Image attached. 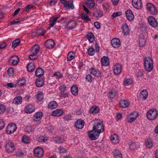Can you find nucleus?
<instances>
[{
	"mask_svg": "<svg viewBox=\"0 0 158 158\" xmlns=\"http://www.w3.org/2000/svg\"><path fill=\"white\" fill-rule=\"evenodd\" d=\"M93 129L94 130L102 133L104 131V126L102 123V122L99 119H96L93 120Z\"/></svg>",
	"mask_w": 158,
	"mask_h": 158,
	"instance_id": "f257e3e1",
	"label": "nucleus"
},
{
	"mask_svg": "<svg viewBox=\"0 0 158 158\" xmlns=\"http://www.w3.org/2000/svg\"><path fill=\"white\" fill-rule=\"evenodd\" d=\"M144 65L145 69L147 71L150 72L153 69L152 60L149 57H146L144 60Z\"/></svg>",
	"mask_w": 158,
	"mask_h": 158,
	"instance_id": "f03ea898",
	"label": "nucleus"
},
{
	"mask_svg": "<svg viewBox=\"0 0 158 158\" xmlns=\"http://www.w3.org/2000/svg\"><path fill=\"white\" fill-rule=\"evenodd\" d=\"M87 133L89 138L91 140H96L98 139L101 133L93 129L92 130L89 131Z\"/></svg>",
	"mask_w": 158,
	"mask_h": 158,
	"instance_id": "7ed1b4c3",
	"label": "nucleus"
},
{
	"mask_svg": "<svg viewBox=\"0 0 158 158\" xmlns=\"http://www.w3.org/2000/svg\"><path fill=\"white\" fill-rule=\"evenodd\" d=\"M5 149L8 153H11L15 149V145L10 140L6 142Z\"/></svg>",
	"mask_w": 158,
	"mask_h": 158,
	"instance_id": "20e7f679",
	"label": "nucleus"
},
{
	"mask_svg": "<svg viewBox=\"0 0 158 158\" xmlns=\"http://www.w3.org/2000/svg\"><path fill=\"white\" fill-rule=\"evenodd\" d=\"M158 112L157 110L152 109L150 110L147 112V116L148 119L153 120L156 118Z\"/></svg>",
	"mask_w": 158,
	"mask_h": 158,
	"instance_id": "39448f33",
	"label": "nucleus"
},
{
	"mask_svg": "<svg viewBox=\"0 0 158 158\" xmlns=\"http://www.w3.org/2000/svg\"><path fill=\"white\" fill-rule=\"evenodd\" d=\"M16 125L14 123H11L7 126L6 132L9 134H11L13 133L16 130Z\"/></svg>",
	"mask_w": 158,
	"mask_h": 158,
	"instance_id": "423d86ee",
	"label": "nucleus"
},
{
	"mask_svg": "<svg viewBox=\"0 0 158 158\" xmlns=\"http://www.w3.org/2000/svg\"><path fill=\"white\" fill-rule=\"evenodd\" d=\"M34 155L38 157H41L43 156V150L41 147H37L34 150Z\"/></svg>",
	"mask_w": 158,
	"mask_h": 158,
	"instance_id": "0eeeda50",
	"label": "nucleus"
},
{
	"mask_svg": "<svg viewBox=\"0 0 158 158\" xmlns=\"http://www.w3.org/2000/svg\"><path fill=\"white\" fill-rule=\"evenodd\" d=\"M148 20L149 24L152 27L156 28L158 26V23L153 17L149 16L148 18Z\"/></svg>",
	"mask_w": 158,
	"mask_h": 158,
	"instance_id": "6e6552de",
	"label": "nucleus"
},
{
	"mask_svg": "<svg viewBox=\"0 0 158 158\" xmlns=\"http://www.w3.org/2000/svg\"><path fill=\"white\" fill-rule=\"evenodd\" d=\"M137 117V114L135 112L132 113L128 115L126 119L127 122L131 123L135 121Z\"/></svg>",
	"mask_w": 158,
	"mask_h": 158,
	"instance_id": "1a4fd4ad",
	"label": "nucleus"
},
{
	"mask_svg": "<svg viewBox=\"0 0 158 158\" xmlns=\"http://www.w3.org/2000/svg\"><path fill=\"white\" fill-rule=\"evenodd\" d=\"M147 9L152 15H155L157 13V10L154 6L151 3H148L147 4Z\"/></svg>",
	"mask_w": 158,
	"mask_h": 158,
	"instance_id": "9d476101",
	"label": "nucleus"
},
{
	"mask_svg": "<svg viewBox=\"0 0 158 158\" xmlns=\"http://www.w3.org/2000/svg\"><path fill=\"white\" fill-rule=\"evenodd\" d=\"M122 66L120 64H115L113 67L114 73L116 75L120 74L122 71Z\"/></svg>",
	"mask_w": 158,
	"mask_h": 158,
	"instance_id": "9b49d317",
	"label": "nucleus"
},
{
	"mask_svg": "<svg viewBox=\"0 0 158 158\" xmlns=\"http://www.w3.org/2000/svg\"><path fill=\"white\" fill-rule=\"evenodd\" d=\"M132 3L133 6L137 9H140L142 5L141 0H132Z\"/></svg>",
	"mask_w": 158,
	"mask_h": 158,
	"instance_id": "f8f14e48",
	"label": "nucleus"
},
{
	"mask_svg": "<svg viewBox=\"0 0 158 158\" xmlns=\"http://www.w3.org/2000/svg\"><path fill=\"white\" fill-rule=\"evenodd\" d=\"M77 23L73 20L67 23L66 27L69 29L72 30L74 29L77 26Z\"/></svg>",
	"mask_w": 158,
	"mask_h": 158,
	"instance_id": "ddd939ff",
	"label": "nucleus"
},
{
	"mask_svg": "<svg viewBox=\"0 0 158 158\" xmlns=\"http://www.w3.org/2000/svg\"><path fill=\"white\" fill-rule=\"evenodd\" d=\"M55 44L54 41L52 39L47 40L45 43V45L47 48L51 49L53 48Z\"/></svg>",
	"mask_w": 158,
	"mask_h": 158,
	"instance_id": "4468645a",
	"label": "nucleus"
},
{
	"mask_svg": "<svg viewBox=\"0 0 158 158\" xmlns=\"http://www.w3.org/2000/svg\"><path fill=\"white\" fill-rule=\"evenodd\" d=\"M111 44L114 48L118 47L120 44V40L118 38H114L111 41Z\"/></svg>",
	"mask_w": 158,
	"mask_h": 158,
	"instance_id": "2eb2a0df",
	"label": "nucleus"
},
{
	"mask_svg": "<svg viewBox=\"0 0 158 158\" xmlns=\"http://www.w3.org/2000/svg\"><path fill=\"white\" fill-rule=\"evenodd\" d=\"M43 115L42 112L40 111L35 113L33 116V120L35 122H39L41 118Z\"/></svg>",
	"mask_w": 158,
	"mask_h": 158,
	"instance_id": "dca6fc26",
	"label": "nucleus"
},
{
	"mask_svg": "<svg viewBox=\"0 0 158 158\" xmlns=\"http://www.w3.org/2000/svg\"><path fill=\"white\" fill-rule=\"evenodd\" d=\"M126 15L127 19L130 21H132L134 18V15L131 10H127L126 12Z\"/></svg>",
	"mask_w": 158,
	"mask_h": 158,
	"instance_id": "f3484780",
	"label": "nucleus"
},
{
	"mask_svg": "<svg viewBox=\"0 0 158 158\" xmlns=\"http://www.w3.org/2000/svg\"><path fill=\"white\" fill-rule=\"evenodd\" d=\"M89 71L95 77H99L101 76V73L98 70L91 68L89 69Z\"/></svg>",
	"mask_w": 158,
	"mask_h": 158,
	"instance_id": "a211bd4d",
	"label": "nucleus"
},
{
	"mask_svg": "<svg viewBox=\"0 0 158 158\" xmlns=\"http://www.w3.org/2000/svg\"><path fill=\"white\" fill-rule=\"evenodd\" d=\"M75 124L77 128L79 129H81L83 127L84 123L82 120L79 119L75 122Z\"/></svg>",
	"mask_w": 158,
	"mask_h": 158,
	"instance_id": "6ab92c4d",
	"label": "nucleus"
},
{
	"mask_svg": "<svg viewBox=\"0 0 158 158\" xmlns=\"http://www.w3.org/2000/svg\"><path fill=\"white\" fill-rule=\"evenodd\" d=\"M93 15L96 17H99L103 15V13L100 10L95 8H94Z\"/></svg>",
	"mask_w": 158,
	"mask_h": 158,
	"instance_id": "aec40b11",
	"label": "nucleus"
},
{
	"mask_svg": "<svg viewBox=\"0 0 158 158\" xmlns=\"http://www.w3.org/2000/svg\"><path fill=\"white\" fill-rule=\"evenodd\" d=\"M148 92L146 89L142 90L140 93L139 97L141 99L145 100L148 97Z\"/></svg>",
	"mask_w": 158,
	"mask_h": 158,
	"instance_id": "412c9836",
	"label": "nucleus"
},
{
	"mask_svg": "<svg viewBox=\"0 0 158 158\" xmlns=\"http://www.w3.org/2000/svg\"><path fill=\"white\" fill-rule=\"evenodd\" d=\"M129 105L128 101L127 100H120L119 102L120 106L122 108L127 107Z\"/></svg>",
	"mask_w": 158,
	"mask_h": 158,
	"instance_id": "4be33fe9",
	"label": "nucleus"
},
{
	"mask_svg": "<svg viewBox=\"0 0 158 158\" xmlns=\"http://www.w3.org/2000/svg\"><path fill=\"white\" fill-rule=\"evenodd\" d=\"M123 29V33L124 35H127L129 33V30L128 28V26L127 24H124L122 26Z\"/></svg>",
	"mask_w": 158,
	"mask_h": 158,
	"instance_id": "5701e85b",
	"label": "nucleus"
},
{
	"mask_svg": "<svg viewBox=\"0 0 158 158\" xmlns=\"http://www.w3.org/2000/svg\"><path fill=\"white\" fill-rule=\"evenodd\" d=\"M34 106L32 105H29L26 106L25 111L27 113H30L35 110Z\"/></svg>",
	"mask_w": 158,
	"mask_h": 158,
	"instance_id": "b1692460",
	"label": "nucleus"
},
{
	"mask_svg": "<svg viewBox=\"0 0 158 158\" xmlns=\"http://www.w3.org/2000/svg\"><path fill=\"white\" fill-rule=\"evenodd\" d=\"M102 64L105 66L109 65V61L108 58L106 56H103L101 59Z\"/></svg>",
	"mask_w": 158,
	"mask_h": 158,
	"instance_id": "393cba45",
	"label": "nucleus"
},
{
	"mask_svg": "<svg viewBox=\"0 0 158 158\" xmlns=\"http://www.w3.org/2000/svg\"><path fill=\"white\" fill-rule=\"evenodd\" d=\"M63 111L61 109H57L53 111L52 113V115L55 116H60L63 114Z\"/></svg>",
	"mask_w": 158,
	"mask_h": 158,
	"instance_id": "a878e982",
	"label": "nucleus"
},
{
	"mask_svg": "<svg viewBox=\"0 0 158 158\" xmlns=\"http://www.w3.org/2000/svg\"><path fill=\"white\" fill-rule=\"evenodd\" d=\"M44 74V71L43 69L39 68H38L35 72V75L38 77H41Z\"/></svg>",
	"mask_w": 158,
	"mask_h": 158,
	"instance_id": "bb28decb",
	"label": "nucleus"
},
{
	"mask_svg": "<svg viewBox=\"0 0 158 158\" xmlns=\"http://www.w3.org/2000/svg\"><path fill=\"white\" fill-rule=\"evenodd\" d=\"M111 141L114 144L118 143L119 142L118 136L116 134L112 135L111 137Z\"/></svg>",
	"mask_w": 158,
	"mask_h": 158,
	"instance_id": "cd10ccee",
	"label": "nucleus"
},
{
	"mask_svg": "<svg viewBox=\"0 0 158 158\" xmlns=\"http://www.w3.org/2000/svg\"><path fill=\"white\" fill-rule=\"evenodd\" d=\"M113 155L115 158H122V155L120 152L117 150H114L113 152Z\"/></svg>",
	"mask_w": 158,
	"mask_h": 158,
	"instance_id": "c85d7f7f",
	"label": "nucleus"
},
{
	"mask_svg": "<svg viewBox=\"0 0 158 158\" xmlns=\"http://www.w3.org/2000/svg\"><path fill=\"white\" fill-rule=\"evenodd\" d=\"M75 57V52L72 51L69 52L67 56V59L69 61H71Z\"/></svg>",
	"mask_w": 158,
	"mask_h": 158,
	"instance_id": "c756f323",
	"label": "nucleus"
},
{
	"mask_svg": "<svg viewBox=\"0 0 158 158\" xmlns=\"http://www.w3.org/2000/svg\"><path fill=\"white\" fill-rule=\"evenodd\" d=\"M87 37L90 42L92 43L94 42L95 39L94 36L92 33H88L87 35Z\"/></svg>",
	"mask_w": 158,
	"mask_h": 158,
	"instance_id": "7c9ffc66",
	"label": "nucleus"
},
{
	"mask_svg": "<svg viewBox=\"0 0 158 158\" xmlns=\"http://www.w3.org/2000/svg\"><path fill=\"white\" fill-rule=\"evenodd\" d=\"M27 68L28 71L29 72H32L35 69V64L33 63H30L28 64Z\"/></svg>",
	"mask_w": 158,
	"mask_h": 158,
	"instance_id": "2f4dec72",
	"label": "nucleus"
},
{
	"mask_svg": "<svg viewBox=\"0 0 158 158\" xmlns=\"http://www.w3.org/2000/svg\"><path fill=\"white\" fill-rule=\"evenodd\" d=\"M22 102V98L19 96L16 97L14 99L13 103L16 104H19L21 103Z\"/></svg>",
	"mask_w": 158,
	"mask_h": 158,
	"instance_id": "473e14b6",
	"label": "nucleus"
},
{
	"mask_svg": "<svg viewBox=\"0 0 158 158\" xmlns=\"http://www.w3.org/2000/svg\"><path fill=\"white\" fill-rule=\"evenodd\" d=\"M40 49V47L36 45L33 46L31 49V52L33 54H36L39 52Z\"/></svg>",
	"mask_w": 158,
	"mask_h": 158,
	"instance_id": "72a5a7b5",
	"label": "nucleus"
},
{
	"mask_svg": "<svg viewBox=\"0 0 158 158\" xmlns=\"http://www.w3.org/2000/svg\"><path fill=\"white\" fill-rule=\"evenodd\" d=\"M35 84L37 87H41L44 85V81L43 80L41 79H39L35 81Z\"/></svg>",
	"mask_w": 158,
	"mask_h": 158,
	"instance_id": "f704fd0d",
	"label": "nucleus"
},
{
	"mask_svg": "<svg viewBox=\"0 0 158 158\" xmlns=\"http://www.w3.org/2000/svg\"><path fill=\"white\" fill-rule=\"evenodd\" d=\"M132 83V80L130 78H125L123 80V85L125 86L131 85Z\"/></svg>",
	"mask_w": 158,
	"mask_h": 158,
	"instance_id": "c9c22d12",
	"label": "nucleus"
},
{
	"mask_svg": "<svg viewBox=\"0 0 158 158\" xmlns=\"http://www.w3.org/2000/svg\"><path fill=\"white\" fill-rule=\"evenodd\" d=\"M10 60L11 61L12 64L13 65L17 64L19 61L18 58L16 56L12 57Z\"/></svg>",
	"mask_w": 158,
	"mask_h": 158,
	"instance_id": "e433bc0d",
	"label": "nucleus"
},
{
	"mask_svg": "<svg viewBox=\"0 0 158 158\" xmlns=\"http://www.w3.org/2000/svg\"><path fill=\"white\" fill-rule=\"evenodd\" d=\"M57 104L55 101H53L50 102L48 105V107L50 109H54L57 107Z\"/></svg>",
	"mask_w": 158,
	"mask_h": 158,
	"instance_id": "4c0bfd02",
	"label": "nucleus"
},
{
	"mask_svg": "<svg viewBox=\"0 0 158 158\" xmlns=\"http://www.w3.org/2000/svg\"><path fill=\"white\" fill-rule=\"evenodd\" d=\"M59 17H57L56 18L52 17L49 20V25L51 27H52L55 23L57 20L58 19Z\"/></svg>",
	"mask_w": 158,
	"mask_h": 158,
	"instance_id": "58836bf2",
	"label": "nucleus"
},
{
	"mask_svg": "<svg viewBox=\"0 0 158 158\" xmlns=\"http://www.w3.org/2000/svg\"><path fill=\"white\" fill-rule=\"evenodd\" d=\"M71 92L72 94L74 95H77L78 93L77 88L75 85H73L71 88Z\"/></svg>",
	"mask_w": 158,
	"mask_h": 158,
	"instance_id": "ea45409f",
	"label": "nucleus"
},
{
	"mask_svg": "<svg viewBox=\"0 0 158 158\" xmlns=\"http://www.w3.org/2000/svg\"><path fill=\"white\" fill-rule=\"evenodd\" d=\"M99 108L96 106H93L90 110V112L93 114H97L99 112Z\"/></svg>",
	"mask_w": 158,
	"mask_h": 158,
	"instance_id": "a19ab883",
	"label": "nucleus"
},
{
	"mask_svg": "<svg viewBox=\"0 0 158 158\" xmlns=\"http://www.w3.org/2000/svg\"><path fill=\"white\" fill-rule=\"evenodd\" d=\"M138 147H139V145L138 143L132 142L129 144V148L130 149L134 150Z\"/></svg>",
	"mask_w": 158,
	"mask_h": 158,
	"instance_id": "79ce46f5",
	"label": "nucleus"
},
{
	"mask_svg": "<svg viewBox=\"0 0 158 158\" xmlns=\"http://www.w3.org/2000/svg\"><path fill=\"white\" fill-rule=\"evenodd\" d=\"M65 8L68 9H74V7L73 3V1L68 2L66 5L65 6Z\"/></svg>",
	"mask_w": 158,
	"mask_h": 158,
	"instance_id": "37998d69",
	"label": "nucleus"
},
{
	"mask_svg": "<svg viewBox=\"0 0 158 158\" xmlns=\"http://www.w3.org/2000/svg\"><path fill=\"white\" fill-rule=\"evenodd\" d=\"M53 139L54 142L58 143H62L64 141L61 138L58 136L53 137Z\"/></svg>",
	"mask_w": 158,
	"mask_h": 158,
	"instance_id": "c03bdc74",
	"label": "nucleus"
},
{
	"mask_svg": "<svg viewBox=\"0 0 158 158\" xmlns=\"http://www.w3.org/2000/svg\"><path fill=\"white\" fill-rule=\"evenodd\" d=\"M117 94V92L113 90L110 92L109 94V97L111 99L114 98L116 96Z\"/></svg>",
	"mask_w": 158,
	"mask_h": 158,
	"instance_id": "a18cd8bd",
	"label": "nucleus"
},
{
	"mask_svg": "<svg viewBox=\"0 0 158 158\" xmlns=\"http://www.w3.org/2000/svg\"><path fill=\"white\" fill-rule=\"evenodd\" d=\"M20 40L19 39H17L14 40L12 43V47L14 48L17 46L20 43Z\"/></svg>",
	"mask_w": 158,
	"mask_h": 158,
	"instance_id": "49530a36",
	"label": "nucleus"
},
{
	"mask_svg": "<svg viewBox=\"0 0 158 158\" xmlns=\"http://www.w3.org/2000/svg\"><path fill=\"white\" fill-rule=\"evenodd\" d=\"M17 84L20 86L25 85L26 84V80L25 78H22L21 79L19 80Z\"/></svg>",
	"mask_w": 158,
	"mask_h": 158,
	"instance_id": "de8ad7c7",
	"label": "nucleus"
},
{
	"mask_svg": "<svg viewBox=\"0 0 158 158\" xmlns=\"http://www.w3.org/2000/svg\"><path fill=\"white\" fill-rule=\"evenodd\" d=\"M145 145L148 148L152 147L153 145L152 140L151 139H148L145 142Z\"/></svg>",
	"mask_w": 158,
	"mask_h": 158,
	"instance_id": "09e8293b",
	"label": "nucleus"
},
{
	"mask_svg": "<svg viewBox=\"0 0 158 158\" xmlns=\"http://www.w3.org/2000/svg\"><path fill=\"white\" fill-rule=\"evenodd\" d=\"M87 51L89 55L90 56L94 55L95 53V50L93 48H89L88 49Z\"/></svg>",
	"mask_w": 158,
	"mask_h": 158,
	"instance_id": "8fccbe9b",
	"label": "nucleus"
},
{
	"mask_svg": "<svg viewBox=\"0 0 158 158\" xmlns=\"http://www.w3.org/2000/svg\"><path fill=\"white\" fill-rule=\"evenodd\" d=\"M139 43L140 46H143L145 44V40L143 38H139Z\"/></svg>",
	"mask_w": 158,
	"mask_h": 158,
	"instance_id": "3c124183",
	"label": "nucleus"
},
{
	"mask_svg": "<svg viewBox=\"0 0 158 158\" xmlns=\"http://www.w3.org/2000/svg\"><path fill=\"white\" fill-rule=\"evenodd\" d=\"M81 18L84 20L87 21H89L90 20V19L89 16L86 14L84 13H82L81 15Z\"/></svg>",
	"mask_w": 158,
	"mask_h": 158,
	"instance_id": "603ef678",
	"label": "nucleus"
},
{
	"mask_svg": "<svg viewBox=\"0 0 158 158\" xmlns=\"http://www.w3.org/2000/svg\"><path fill=\"white\" fill-rule=\"evenodd\" d=\"M8 75L10 77H12L14 74V70L13 68H10L7 71Z\"/></svg>",
	"mask_w": 158,
	"mask_h": 158,
	"instance_id": "864d4df0",
	"label": "nucleus"
},
{
	"mask_svg": "<svg viewBox=\"0 0 158 158\" xmlns=\"http://www.w3.org/2000/svg\"><path fill=\"white\" fill-rule=\"evenodd\" d=\"M86 3L91 7H94L95 5L94 1L93 0H87Z\"/></svg>",
	"mask_w": 158,
	"mask_h": 158,
	"instance_id": "5fc2aeb1",
	"label": "nucleus"
},
{
	"mask_svg": "<svg viewBox=\"0 0 158 158\" xmlns=\"http://www.w3.org/2000/svg\"><path fill=\"white\" fill-rule=\"evenodd\" d=\"M25 131L28 133H30L32 132L33 129L31 126H27L25 128Z\"/></svg>",
	"mask_w": 158,
	"mask_h": 158,
	"instance_id": "6e6d98bb",
	"label": "nucleus"
},
{
	"mask_svg": "<svg viewBox=\"0 0 158 158\" xmlns=\"http://www.w3.org/2000/svg\"><path fill=\"white\" fill-rule=\"evenodd\" d=\"M22 141L23 142L25 143H27L29 142V138L27 136L24 135L22 138Z\"/></svg>",
	"mask_w": 158,
	"mask_h": 158,
	"instance_id": "4d7b16f0",
	"label": "nucleus"
},
{
	"mask_svg": "<svg viewBox=\"0 0 158 158\" xmlns=\"http://www.w3.org/2000/svg\"><path fill=\"white\" fill-rule=\"evenodd\" d=\"M53 77L56 78H61L62 77V75L60 73L56 72L54 73Z\"/></svg>",
	"mask_w": 158,
	"mask_h": 158,
	"instance_id": "13d9d810",
	"label": "nucleus"
},
{
	"mask_svg": "<svg viewBox=\"0 0 158 158\" xmlns=\"http://www.w3.org/2000/svg\"><path fill=\"white\" fill-rule=\"evenodd\" d=\"M45 33V31L41 29H38L36 32L37 34L38 35H44Z\"/></svg>",
	"mask_w": 158,
	"mask_h": 158,
	"instance_id": "bf43d9fd",
	"label": "nucleus"
},
{
	"mask_svg": "<svg viewBox=\"0 0 158 158\" xmlns=\"http://www.w3.org/2000/svg\"><path fill=\"white\" fill-rule=\"evenodd\" d=\"M6 110V107L4 105L0 104V114L2 113Z\"/></svg>",
	"mask_w": 158,
	"mask_h": 158,
	"instance_id": "052dcab7",
	"label": "nucleus"
},
{
	"mask_svg": "<svg viewBox=\"0 0 158 158\" xmlns=\"http://www.w3.org/2000/svg\"><path fill=\"white\" fill-rule=\"evenodd\" d=\"M47 140V138L44 136H40L38 139V141L40 142H45Z\"/></svg>",
	"mask_w": 158,
	"mask_h": 158,
	"instance_id": "680f3d73",
	"label": "nucleus"
},
{
	"mask_svg": "<svg viewBox=\"0 0 158 158\" xmlns=\"http://www.w3.org/2000/svg\"><path fill=\"white\" fill-rule=\"evenodd\" d=\"M44 96L40 92L38 93L37 96V98L40 101H41L43 99Z\"/></svg>",
	"mask_w": 158,
	"mask_h": 158,
	"instance_id": "e2e57ef3",
	"label": "nucleus"
},
{
	"mask_svg": "<svg viewBox=\"0 0 158 158\" xmlns=\"http://www.w3.org/2000/svg\"><path fill=\"white\" fill-rule=\"evenodd\" d=\"M33 7V6L31 4L27 6L26 7L23 8V11H27L29 10L32 8Z\"/></svg>",
	"mask_w": 158,
	"mask_h": 158,
	"instance_id": "0e129e2a",
	"label": "nucleus"
},
{
	"mask_svg": "<svg viewBox=\"0 0 158 158\" xmlns=\"http://www.w3.org/2000/svg\"><path fill=\"white\" fill-rule=\"evenodd\" d=\"M37 58V56L36 54H33L29 56V58L32 60H36Z\"/></svg>",
	"mask_w": 158,
	"mask_h": 158,
	"instance_id": "69168bd1",
	"label": "nucleus"
},
{
	"mask_svg": "<svg viewBox=\"0 0 158 158\" xmlns=\"http://www.w3.org/2000/svg\"><path fill=\"white\" fill-rule=\"evenodd\" d=\"M59 152L60 153H64L66 151V149L64 147L61 146L58 148Z\"/></svg>",
	"mask_w": 158,
	"mask_h": 158,
	"instance_id": "338daca9",
	"label": "nucleus"
},
{
	"mask_svg": "<svg viewBox=\"0 0 158 158\" xmlns=\"http://www.w3.org/2000/svg\"><path fill=\"white\" fill-rule=\"evenodd\" d=\"M66 87L65 85H61L59 87L60 90L61 91V93L64 92L65 90L66 89Z\"/></svg>",
	"mask_w": 158,
	"mask_h": 158,
	"instance_id": "774afa93",
	"label": "nucleus"
}]
</instances>
